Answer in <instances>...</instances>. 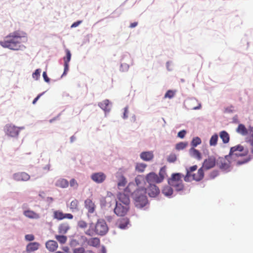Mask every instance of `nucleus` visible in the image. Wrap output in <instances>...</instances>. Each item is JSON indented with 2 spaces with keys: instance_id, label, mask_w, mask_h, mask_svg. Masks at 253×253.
Returning <instances> with one entry per match:
<instances>
[{
  "instance_id": "nucleus-1",
  "label": "nucleus",
  "mask_w": 253,
  "mask_h": 253,
  "mask_svg": "<svg viewBox=\"0 0 253 253\" xmlns=\"http://www.w3.org/2000/svg\"><path fill=\"white\" fill-rule=\"evenodd\" d=\"M26 36L25 33L19 31H15L6 36L3 41H0V45L4 48L13 50H20L22 47H24L21 44V38H25Z\"/></svg>"
},
{
  "instance_id": "nucleus-2",
  "label": "nucleus",
  "mask_w": 253,
  "mask_h": 253,
  "mask_svg": "<svg viewBox=\"0 0 253 253\" xmlns=\"http://www.w3.org/2000/svg\"><path fill=\"white\" fill-rule=\"evenodd\" d=\"M248 152V149H245L242 145L239 144L230 148L229 155L231 159L234 160L236 162V165L239 166L245 164L251 160V158L244 159L242 161L238 159L239 157L247 156Z\"/></svg>"
},
{
  "instance_id": "nucleus-3",
  "label": "nucleus",
  "mask_w": 253,
  "mask_h": 253,
  "mask_svg": "<svg viewBox=\"0 0 253 253\" xmlns=\"http://www.w3.org/2000/svg\"><path fill=\"white\" fill-rule=\"evenodd\" d=\"M145 188L138 189L134 192L133 197L134 205L137 208H142L148 204L147 198L146 196Z\"/></svg>"
},
{
  "instance_id": "nucleus-4",
  "label": "nucleus",
  "mask_w": 253,
  "mask_h": 253,
  "mask_svg": "<svg viewBox=\"0 0 253 253\" xmlns=\"http://www.w3.org/2000/svg\"><path fill=\"white\" fill-rule=\"evenodd\" d=\"M182 175L179 173H173L171 178L169 179V184L175 188L176 191L183 190L184 185L182 182Z\"/></svg>"
},
{
  "instance_id": "nucleus-5",
  "label": "nucleus",
  "mask_w": 253,
  "mask_h": 253,
  "mask_svg": "<svg viewBox=\"0 0 253 253\" xmlns=\"http://www.w3.org/2000/svg\"><path fill=\"white\" fill-rule=\"evenodd\" d=\"M108 228L105 220L99 219L97 221L95 226V231L97 234L105 235L108 231Z\"/></svg>"
},
{
  "instance_id": "nucleus-6",
  "label": "nucleus",
  "mask_w": 253,
  "mask_h": 253,
  "mask_svg": "<svg viewBox=\"0 0 253 253\" xmlns=\"http://www.w3.org/2000/svg\"><path fill=\"white\" fill-rule=\"evenodd\" d=\"M230 159H231V157L229 155L224 157H220L217 160V165L221 169L227 170L230 166Z\"/></svg>"
},
{
  "instance_id": "nucleus-7",
  "label": "nucleus",
  "mask_w": 253,
  "mask_h": 253,
  "mask_svg": "<svg viewBox=\"0 0 253 253\" xmlns=\"http://www.w3.org/2000/svg\"><path fill=\"white\" fill-rule=\"evenodd\" d=\"M129 210V206L122 205L119 202H116V207L114 209V212L120 216L125 215Z\"/></svg>"
},
{
  "instance_id": "nucleus-8",
  "label": "nucleus",
  "mask_w": 253,
  "mask_h": 253,
  "mask_svg": "<svg viewBox=\"0 0 253 253\" xmlns=\"http://www.w3.org/2000/svg\"><path fill=\"white\" fill-rule=\"evenodd\" d=\"M5 133L11 137L17 136L19 132V128L11 124L6 125L4 127Z\"/></svg>"
},
{
  "instance_id": "nucleus-9",
  "label": "nucleus",
  "mask_w": 253,
  "mask_h": 253,
  "mask_svg": "<svg viewBox=\"0 0 253 253\" xmlns=\"http://www.w3.org/2000/svg\"><path fill=\"white\" fill-rule=\"evenodd\" d=\"M53 217L54 219L57 220H62L67 218L72 219L73 218V215L71 213H64L61 210H55L53 212Z\"/></svg>"
},
{
  "instance_id": "nucleus-10",
  "label": "nucleus",
  "mask_w": 253,
  "mask_h": 253,
  "mask_svg": "<svg viewBox=\"0 0 253 253\" xmlns=\"http://www.w3.org/2000/svg\"><path fill=\"white\" fill-rule=\"evenodd\" d=\"M146 189V193L147 192L150 197H156L160 193V190L156 185L152 184H150L149 186Z\"/></svg>"
},
{
  "instance_id": "nucleus-11",
  "label": "nucleus",
  "mask_w": 253,
  "mask_h": 253,
  "mask_svg": "<svg viewBox=\"0 0 253 253\" xmlns=\"http://www.w3.org/2000/svg\"><path fill=\"white\" fill-rule=\"evenodd\" d=\"M215 158L214 157H209L204 161L202 168L208 170L213 168L215 165Z\"/></svg>"
},
{
  "instance_id": "nucleus-12",
  "label": "nucleus",
  "mask_w": 253,
  "mask_h": 253,
  "mask_svg": "<svg viewBox=\"0 0 253 253\" xmlns=\"http://www.w3.org/2000/svg\"><path fill=\"white\" fill-rule=\"evenodd\" d=\"M13 178L17 181H26L30 179V176L26 172H19L14 173L13 175Z\"/></svg>"
},
{
  "instance_id": "nucleus-13",
  "label": "nucleus",
  "mask_w": 253,
  "mask_h": 253,
  "mask_svg": "<svg viewBox=\"0 0 253 253\" xmlns=\"http://www.w3.org/2000/svg\"><path fill=\"white\" fill-rule=\"evenodd\" d=\"M118 200L116 202H119L122 205L129 206L130 203V200L129 196L125 193H120L117 196Z\"/></svg>"
},
{
  "instance_id": "nucleus-14",
  "label": "nucleus",
  "mask_w": 253,
  "mask_h": 253,
  "mask_svg": "<svg viewBox=\"0 0 253 253\" xmlns=\"http://www.w3.org/2000/svg\"><path fill=\"white\" fill-rule=\"evenodd\" d=\"M66 56L63 58L64 62V72L63 73L62 76L66 75L67 72L69 70V63L71 60V53L70 50L68 49L65 50Z\"/></svg>"
},
{
  "instance_id": "nucleus-15",
  "label": "nucleus",
  "mask_w": 253,
  "mask_h": 253,
  "mask_svg": "<svg viewBox=\"0 0 253 253\" xmlns=\"http://www.w3.org/2000/svg\"><path fill=\"white\" fill-rule=\"evenodd\" d=\"M106 177V175L102 172L94 173L91 176L92 180L97 183L103 182Z\"/></svg>"
},
{
  "instance_id": "nucleus-16",
  "label": "nucleus",
  "mask_w": 253,
  "mask_h": 253,
  "mask_svg": "<svg viewBox=\"0 0 253 253\" xmlns=\"http://www.w3.org/2000/svg\"><path fill=\"white\" fill-rule=\"evenodd\" d=\"M84 207L89 213H92L95 210L96 206L92 199L87 198L84 201Z\"/></svg>"
},
{
  "instance_id": "nucleus-17",
  "label": "nucleus",
  "mask_w": 253,
  "mask_h": 253,
  "mask_svg": "<svg viewBox=\"0 0 253 253\" xmlns=\"http://www.w3.org/2000/svg\"><path fill=\"white\" fill-rule=\"evenodd\" d=\"M146 180L147 182L150 184L152 183H161V181L158 177V175L154 172H150L148 173L146 176Z\"/></svg>"
},
{
  "instance_id": "nucleus-18",
  "label": "nucleus",
  "mask_w": 253,
  "mask_h": 253,
  "mask_svg": "<svg viewBox=\"0 0 253 253\" xmlns=\"http://www.w3.org/2000/svg\"><path fill=\"white\" fill-rule=\"evenodd\" d=\"M129 223V220L128 218H121L117 220L116 225L120 229H125L126 228Z\"/></svg>"
},
{
  "instance_id": "nucleus-19",
  "label": "nucleus",
  "mask_w": 253,
  "mask_h": 253,
  "mask_svg": "<svg viewBox=\"0 0 253 253\" xmlns=\"http://www.w3.org/2000/svg\"><path fill=\"white\" fill-rule=\"evenodd\" d=\"M204 176V172L203 168H200L197 173H192L191 177L192 179L197 181H200L202 180Z\"/></svg>"
},
{
  "instance_id": "nucleus-20",
  "label": "nucleus",
  "mask_w": 253,
  "mask_h": 253,
  "mask_svg": "<svg viewBox=\"0 0 253 253\" xmlns=\"http://www.w3.org/2000/svg\"><path fill=\"white\" fill-rule=\"evenodd\" d=\"M140 158L145 161H150L154 158L153 153L152 151L143 152L140 155Z\"/></svg>"
},
{
  "instance_id": "nucleus-21",
  "label": "nucleus",
  "mask_w": 253,
  "mask_h": 253,
  "mask_svg": "<svg viewBox=\"0 0 253 253\" xmlns=\"http://www.w3.org/2000/svg\"><path fill=\"white\" fill-rule=\"evenodd\" d=\"M23 214L27 217L31 219H37L40 217V214L33 211L26 210L24 211Z\"/></svg>"
},
{
  "instance_id": "nucleus-22",
  "label": "nucleus",
  "mask_w": 253,
  "mask_h": 253,
  "mask_svg": "<svg viewBox=\"0 0 253 253\" xmlns=\"http://www.w3.org/2000/svg\"><path fill=\"white\" fill-rule=\"evenodd\" d=\"M70 225L67 222H63L60 224L58 227L59 233L61 234H65L70 229Z\"/></svg>"
},
{
  "instance_id": "nucleus-23",
  "label": "nucleus",
  "mask_w": 253,
  "mask_h": 253,
  "mask_svg": "<svg viewBox=\"0 0 253 253\" xmlns=\"http://www.w3.org/2000/svg\"><path fill=\"white\" fill-rule=\"evenodd\" d=\"M45 246L47 249L50 252L55 251L58 248L57 243L53 240H49L46 242Z\"/></svg>"
},
{
  "instance_id": "nucleus-24",
  "label": "nucleus",
  "mask_w": 253,
  "mask_h": 253,
  "mask_svg": "<svg viewBox=\"0 0 253 253\" xmlns=\"http://www.w3.org/2000/svg\"><path fill=\"white\" fill-rule=\"evenodd\" d=\"M40 244L38 242H32L28 244L26 247V251L28 253L34 252L38 250Z\"/></svg>"
},
{
  "instance_id": "nucleus-25",
  "label": "nucleus",
  "mask_w": 253,
  "mask_h": 253,
  "mask_svg": "<svg viewBox=\"0 0 253 253\" xmlns=\"http://www.w3.org/2000/svg\"><path fill=\"white\" fill-rule=\"evenodd\" d=\"M55 185L58 187L65 188L68 187L69 182L66 179L60 178L56 181Z\"/></svg>"
},
{
  "instance_id": "nucleus-26",
  "label": "nucleus",
  "mask_w": 253,
  "mask_h": 253,
  "mask_svg": "<svg viewBox=\"0 0 253 253\" xmlns=\"http://www.w3.org/2000/svg\"><path fill=\"white\" fill-rule=\"evenodd\" d=\"M197 169V166L194 165L191 167H190L188 169H187V172L185 176L184 177V180L186 181H188L190 180V178L191 177L192 172L195 171Z\"/></svg>"
},
{
  "instance_id": "nucleus-27",
  "label": "nucleus",
  "mask_w": 253,
  "mask_h": 253,
  "mask_svg": "<svg viewBox=\"0 0 253 253\" xmlns=\"http://www.w3.org/2000/svg\"><path fill=\"white\" fill-rule=\"evenodd\" d=\"M236 131L238 133L245 136L248 134V130L243 124H240L238 125V127L236 128Z\"/></svg>"
},
{
  "instance_id": "nucleus-28",
  "label": "nucleus",
  "mask_w": 253,
  "mask_h": 253,
  "mask_svg": "<svg viewBox=\"0 0 253 253\" xmlns=\"http://www.w3.org/2000/svg\"><path fill=\"white\" fill-rule=\"evenodd\" d=\"M189 153L190 155L195 159L201 160L202 158L200 152L194 148H192L190 149Z\"/></svg>"
},
{
  "instance_id": "nucleus-29",
  "label": "nucleus",
  "mask_w": 253,
  "mask_h": 253,
  "mask_svg": "<svg viewBox=\"0 0 253 253\" xmlns=\"http://www.w3.org/2000/svg\"><path fill=\"white\" fill-rule=\"evenodd\" d=\"M219 136L224 143H227L229 141L230 136L226 131H221L219 133Z\"/></svg>"
},
{
  "instance_id": "nucleus-30",
  "label": "nucleus",
  "mask_w": 253,
  "mask_h": 253,
  "mask_svg": "<svg viewBox=\"0 0 253 253\" xmlns=\"http://www.w3.org/2000/svg\"><path fill=\"white\" fill-rule=\"evenodd\" d=\"M109 100L106 99L98 104L99 106L105 111H109Z\"/></svg>"
},
{
  "instance_id": "nucleus-31",
  "label": "nucleus",
  "mask_w": 253,
  "mask_h": 253,
  "mask_svg": "<svg viewBox=\"0 0 253 253\" xmlns=\"http://www.w3.org/2000/svg\"><path fill=\"white\" fill-rule=\"evenodd\" d=\"M171 187L170 185L165 186L162 190L163 194L166 196L171 195L173 193V189Z\"/></svg>"
},
{
  "instance_id": "nucleus-32",
  "label": "nucleus",
  "mask_w": 253,
  "mask_h": 253,
  "mask_svg": "<svg viewBox=\"0 0 253 253\" xmlns=\"http://www.w3.org/2000/svg\"><path fill=\"white\" fill-rule=\"evenodd\" d=\"M88 244L89 246L96 247L100 244V240L97 238H92L88 241Z\"/></svg>"
},
{
  "instance_id": "nucleus-33",
  "label": "nucleus",
  "mask_w": 253,
  "mask_h": 253,
  "mask_svg": "<svg viewBox=\"0 0 253 253\" xmlns=\"http://www.w3.org/2000/svg\"><path fill=\"white\" fill-rule=\"evenodd\" d=\"M136 185L134 183H130L125 190V192L127 194H133V191L135 189Z\"/></svg>"
},
{
  "instance_id": "nucleus-34",
  "label": "nucleus",
  "mask_w": 253,
  "mask_h": 253,
  "mask_svg": "<svg viewBox=\"0 0 253 253\" xmlns=\"http://www.w3.org/2000/svg\"><path fill=\"white\" fill-rule=\"evenodd\" d=\"M79 202L77 199L73 200L70 205V209L72 211H78L79 210Z\"/></svg>"
},
{
  "instance_id": "nucleus-35",
  "label": "nucleus",
  "mask_w": 253,
  "mask_h": 253,
  "mask_svg": "<svg viewBox=\"0 0 253 253\" xmlns=\"http://www.w3.org/2000/svg\"><path fill=\"white\" fill-rule=\"evenodd\" d=\"M147 167V165L144 163H137L135 166V170L138 172H143L145 168Z\"/></svg>"
},
{
  "instance_id": "nucleus-36",
  "label": "nucleus",
  "mask_w": 253,
  "mask_h": 253,
  "mask_svg": "<svg viewBox=\"0 0 253 253\" xmlns=\"http://www.w3.org/2000/svg\"><path fill=\"white\" fill-rule=\"evenodd\" d=\"M64 234H62L61 235H55V239L62 244H65L67 241V237L66 236L63 235Z\"/></svg>"
},
{
  "instance_id": "nucleus-37",
  "label": "nucleus",
  "mask_w": 253,
  "mask_h": 253,
  "mask_svg": "<svg viewBox=\"0 0 253 253\" xmlns=\"http://www.w3.org/2000/svg\"><path fill=\"white\" fill-rule=\"evenodd\" d=\"M167 173L166 169L165 167L162 168L160 170L158 175V177L159 178L161 182L163 181Z\"/></svg>"
},
{
  "instance_id": "nucleus-38",
  "label": "nucleus",
  "mask_w": 253,
  "mask_h": 253,
  "mask_svg": "<svg viewBox=\"0 0 253 253\" xmlns=\"http://www.w3.org/2000/svg\"><path fill=\"white\" fill-rule=\"evenodd\" d=\"M188 145L187 142H181L177 143L175 146V148L177 150H183Z\"/></svg>"
},
{
  "instance_id": "nucleus-39",
  "label": "nucleus",
  "mask_w": 253,
  "mask_h": 253,
  "mask_svg": "<svg viewBox=\"0 0 253 253\" xmlns=\"http://www.w3.org/2000/svg\"><path fill=\"white\" fill-rule=\"evenodd\" d=\"M218 140V135L217 134L213 135L210 140V144L211 146H215L217 144Z\"/></svg>"
},
{
  "instance_id": "nucleus-40",
  "label": "nucleus",
  "mask_w": 253,
  "mask_h": 253,
  "mask_svg": "<svg viewBox=\"0 0 253 253\" xmlns=\"http://www.w3.org/2000/svg\"><path fill=\"white\" fill-rule=\"evenodd\" d=\"M126 182L127 181L126 180V178L124 176H122L120 177L119 181L118 183V187L120 188L121 187H124L126 185Z\"/></svg>"
},
{
  "instance_id": "nucleus-41",
  "label": "nucleus",
  "mask_w": 253,
  "mask_h": 253,
  "mask_svg": "<svg viewBox=\"0 0 253 253\" xmlns=\"http://www.w3.org/2000/svg\"><path fill=\"white\" fill-rule=\"evenodd\" d=\"M201 143V140L199 137H194L191 142L192 146L194 147Z\"/></svg>"
},
{
  "instance_id": "nucleus-42",
  "label": "nucleus",
  "mask_w": 253,
  "mask_h": 253,
  "mask_svg": "<svg viewBox=\"0 0 253 253\" xmlns=\"http://www.w3.org/2000/svg\"><path fill=\"white\" fill-rule=\"evenodd\" d=\"M176 91L172 90H169L165 94V98H168L169 99L172 98L175 94Z\"/></svg>"
},
{
  "instance_id": "nucleus-43",
  "label": "nucleus",
  "mask_w": 253,
  "mask_h": 253,
  "mask_svg": "<svg viewBox=\"0 0 253 253\" xmlns=\"http://www.w3.org/2000/svg\"><path fill=\"white\" fill-rule=\"evenodd\" d=\"M69 184L71 187H73L74 189H77L79 186L78 182L74 178H72L70 180Z\"/></svg>"
},
{
  "instance_id": "nucleus-44",
  "label": "nucleus",
  "mask_w": 253,
  "mask_h": 253,
  "mask_svg": "<svg viewBox=\"0 0 253 253\" xmlns=\"http://www.w3.org/2000/svg\"><path fill=\"white\" fill-rule=\"evenodd\" d=\"M176 156L175 154H171L168 156L167 161L169 163H174L176 160Z\"/></svg>"
},
{
  "instance_id": "nucleus-45",
  "label": "nucleus",
  "mask_w": 253,
  "mask_h": 253,
  "mask_svg": "<svg viewBox=\"0 0 253 253\" xmlns=\"http://www.w3.org/2000/svg\"><path fill=\"white\" fill-rule=\"evenodd\" d=\"M78 226L81 228H85L87 226V223L84 220H80L78 222Z\"/></svg>"
},
{
  "instance_id": "nucleus-46",
  "label": "nucleus",
  "mask_w": 253,
  "mask_h": 253,
  "mask_svg": "<svg viewBox=\"0 0 253 253\" xmlns=\"http://www.w3.org/2000/svg\"><path fill=\"white\" fill-rule=\"evenodd\" d=\"M41 70L39 69H37L33 74V78L38 80L40 76Z\"/></svg>"
},
{
  "instance_id": "nucleus-47",
  "label": "nucleus",
  "mask_w": 253,
  "mask_h": 253,
  "mask_svg": "<svg viewBox=\"0 0 253 253\" xmlns=\"http://www.w3.org/2000/svg\"><path fill=\"white\" fill-rule=\"evenodd\" d=\"M85 250L83 247L75 248L73 250V253H85Z\"/></svg>"
},
{
  "instance_id": "nucleus-48",
  "label": "nucleus",
  "mask_w": 253,
  "mask_h": 253,
  "mask_svg": "<svg viewBox=\"0 0 253 253\" xmlns=\"http://www.w3.org/2000/svg\"><path fill=\"white\" fill-rule=\"evenodd\" d=\"M25 238L27 241H32L34 240V236L32 234H27L25 235Z\"/></svg>"
},
{
  "instance_id": "nucleus-49",
  "label": "nucleus",
  "mask_w": 253,
  "mask_h": 253,
  "mask_svg": "<svg viewBox=\"0 0 253 253\" xmlns=\"http://www.w3.org/2000/svg\"><path fill=\"white\" fill-rule=\"evenodd\" d=\"M186 133V130H182L178 133L177 136L181 138H183L185 137Z\"/></svg>"
},
{
  "instance_id": "nucleus-50",
  "label": "nucleus",
  "mask_w": 253,
  "mask_h": 253,
  "mask_svg": "<svg viewBox=\"0 0 253 253\" xmlns=\"http://www.w3.org/2000/svg\"><path fill=\"white\" fill-rule=\"evenodd\" d=\"M42 76L44 81L46 83H49L50 81L49 78L47 77L46 73L45 72H43Z\"/></svg>"
},
{
  "instance_id": "nucleus-51",
  "label": "nucleus",
  "mask_w": 253,
  "mask_h": 253,
  "mask_svg": "<svg viewBox=\"0 0 253 253\" xmlns=\"http://www.w3.org/2000/svg\"><path fill=\"white\" fill-rule=\"evenodd\" d=\"M127 114H128V107H126L124 109V116H123V118L124 119L127 118Z\"/></svg>"
},
{
  "instance_id": "nucleus-52",
  "label": "nucleus",
  "mask_w": 253,
  "mask_h": 253,
  "mask_svg": "<svg viewBox=\"0 0 253 253\" xmlns=\"http://www.w3.org/2000/svg\"><path fill=\"white\" fill-rule=\"evenodd\" d=\"M82 22L81 21H79L76 22H74L72 25L71 28L76 27L79 25V24Z\"/></svg>"
},
{
  "instance_id": "nucleus-53",
  "label": "nucleus",
  "mask_w": 253,
  "mask_h": 253,
  "mask_svg": "<svg viewBox=\"0 0 253 253\" xmlns=\"http://www.w3.org/2000/svg\"><path fill=\"white\" fill-rule=\"evenodd\" d=\"M218 174V172L217 171H214L211 174V177L213 178Z\"/></svg>"
},
{
  "instance_id": "nucleus-54",
  "label": "nucleus",
  "mask_w": 253,
  "mask_h": 253,
  "mask_svg": "<svg viewBox=\"0 0 253 253\" xmlns=\"http://www.w3.org/2000/svg\"><path fill=\"white\" fill-rule=\"evenodd\" d=\"M42 94H40L38 95L33 100V104H35L37 101L38 100V99L40 98V97L41 96Z\"/></svg>"
},
{
  "instance_id": "nucleus-55",
  "label": "nucleus",
  "mask_w": 253,
  "mask_h": 253,
  "mask_svg": "<svg viewBox=\"0 0 253 253\" xmlns=\"http://www.w3.org/2000/svg\"><path fill=\"white\" fill-rule=\"evenodd\" d=\"M201 105L200 103H198V105L196 106H191V109L194 110L199 109L201 108Z\"/></svg>"
},
{
  "instance_id": "nucleus-56",
  "label": "nucleus",
  "mask_w": 253,
  "mask_h": 253,
  "mask_svg": "<svg viewBox=\"0 0 253 253\" xmlns=\"http://www.w3.org/2000/svg\"><path fill=\"white\" fill-rule=\"evenodd\" d=\"M137 25V22H133L130 24L129 27L131 28H134Z\"/></svg>"
},
{
  "instance_id": "nucleus-57",
  "label": "nucleus",
  "mask_w": 253,
  "mask_h": 253,
  "mask_svg": "<svg viewBox=\"0 0 253 253\" xmlns=\"http://www.w3.org/2000/svg\"><path fill=\"white\" fill-rule=\"evenodd\" d=\"M250 144L251 146V152L253 155V140L251 141Z\"/></svg>"
},
{
  "instance_id": "nucleus-58",
  "label": "nucleus",
  "mask_w": 253,
  "mask_h": 253,
  "mask_svg": "<svg viewBox=\"0 0 253 253\" xmlns=\"http://www.w3.org/2000/svg\"><path fill=\"white\" fill-rule=\"evenodd\" d=\"M85 234L86 235H90V236L92 235V233H91V231L90 230H88L86 231L85 232Z\"/></svg>"
},
{
  "instance_id": "nucleus-59",
  "label": "nucleus",
  "mask_w": 253,
  "mask_h": 253,
  "mask_svg": "<svg viewBox=\"0 0 253 253\" xmlns=\"http://www.w3.org/2000/svg\"><path fill=\"white\" fill-rule=\"evenodd\" d=\"M63 250L66 252H68L69 248L68 247H65L63 248Z\"/></svg>"
},
{
  "instance_id": "nucleus-60",
  "label": "nucleus",
  "mask_w": 253,
  "mask_h": 253,
  "mask_svg": "<svg viewBox=\"0 0 253 253\" xmlns=\"http://www.w3.org/2000/svg\"><path fill=\"white\" fill-rule=\"evenodd\" d=\"M197 101L195 99H192L190 101V103L191 104H194V103H197Z\"/></svg>"
},
{
  "instance_id": "nucleus-61",
  "label": "nucleus",
  "mask_w": 253,
  "mask_h": 253,
  "mask_svg": "<svg viewBox=\"0 0 253 253\" xmlns=\"http://www.w3.org/2000/svg\"><path fill=\"white\" fill-rule=\"evenodd\" d=\"M85 253H94L91 250H87L86 251Z\"/></svg>"
},
{
  "instance_id": "nucleus-62",
  "label": "nucleus",
  "mask_w": 253,
  "mask_h": 253,
  "mask_svg": "<svg viewBox=\"0 0 253 253\" xmlns=\"http://www.w3.org/2000/svg\"><path fill=\"white\" fill-rule=\"evenodd\" d=\"M55 253H64L62 252H61V251H57Z\"/></svg>"
}]
</instances>
